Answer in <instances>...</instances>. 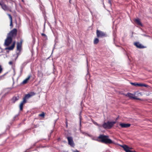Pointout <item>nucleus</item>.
Instances as JSON below:
<instances>
[{"label":"nucleus","mask_w":152,"mask_h":152,"mask_svg":"<svg viewBox=\"0 0 152 152\" xmlns=\"http://www.w3.org/2000/svg\"><path fill=\"white\" fill-rule=\"evenodd\" d=\"M22 42H18L17 43V50L20 51L21 49Z\"/></svg>","instance_id":"obj_18"},{"label":"nucleus","mask_w":152,"mask_h":152,"mask_svg":"<svg viewBox=\"0 0 152 152\" xmlns=\"http://www.w3.org/2000/svg\"><path fill=\"white\" fill-rule=\"evenodd\" d=\"M15 42H14L11 46L6 48L5 50H13L15 47Z\"/></svg>","instance_id":"obj_12"},{"label":"nucleus","mask_w":152,"mask_h":152,"mask_svg":"<svg viewBox=\"0 0 152 152\" xmlns=\"http://www.w3.org/2000/svg\"><path fill=\"white\" fill-rule=\"evenodd\" d=\"M116 123V121L110 122L107 121L104 122L102 125V126L105 129H110L114 126L115 124Z\"/></svg>","instance_id":"obj_2"},{"label":"nucleus","mask_w":152,"mask_h":152,"mask_svg":"<svg viewBox=\"0 0 152 152\" xmlns=\"http://www.w3.org/2000/svg\"><path fill=\"white\" fill-rule=\"evenodd\" d=\"M96 34L98 37H102L107 36L105 33L98 30H96Z\"/></svg>","instance_id":"obj_5"},{"label":"nucleus","mask_w":152,"mask_h":152,"mask_svg":"<svg viewBox=\"0 0 152 152\" xmlns=\"http://www.w3.org/2000/svg\"><path fill=\"white\" fill-rule=\"evenodd\" d=\"M66 127L67 128L68 127V122H67V118L66 119Z\"/></svg>","instance_id":"obj_24"},{"label":"nucleus","mask_w":152,"mask_h":152,"mask_svg":"<svg viewBox=\"0 0 152 152\" xmlns=\"http://www.w3.org/2000/svg\"><path fill=\"white\" fill-rule=\"evenodd\" d=\"M9 64L10 65H12L13 64V62L12 61H10L9 62Z\"/></svg>","instance_id":"obj_26"},{"label":"nucleus","mask_w":152,"mask_h":152,"mask_svg":"<svg viewBox=\"0 0 152 152\" xmlns=\"http://www.w3.org/2000/svg\"><path fill=\"white\" fill-rule=\"evenodd\" d=\"M41 34L42 36L44 37V38H45V39L47 40L48 39L47 37L45 34L42 33H41Z\"/></svg>","instance_id":"obj_22"},{"label":"nucleus","mask_w":152,"mask_h":152,"mask_svg":"<svg viewBox=\"0 0 152 152\" xmlns=\"http://www.w3.org/2000/svg\"><path fill=\"white\" fill-rule=\"evenodd\" d=\"M22 0V1L23 2V0Z\"/></svg>","instance_id":"obj_32"},{"label":"nucleus","mask_w":152,"mask_h":152,"mask_svg":"<svg viewBox=\"0 0 152 152\" xmlns=\"http://www.w3.org/2000/svg\"><path fill=\"white\" fill-rule=\"evenodd\" d=\"M19 99V97L18 96H13L12 99V101L13 103H15L16 101L18 100Z\"/></svg>","instance_id":"obj_17"},{"label":"nucleus","mask_w":152,"mask_h":152,"mask_svg":"<svg viewBox=\"0 0 152 152\" xmlns=\"http://www.w3.org/2000/svg\"><path fill=\"white\" fill-rule=\"evenodd\" d=\"M35 95V93L34 92H31L25 95L24 97L23 98V100H25L26 101V100L34 96Z\"/></svg>","instance_id":"obj_7"},{"label":"nucleus","mask_w":152,"mask_h":152,"mask_svg":"<svg viewBox=\"0 0 152 152\" xmlns=\"http://www.w3.org/2000/svg\"><path fill=\"white\" fill-rule=\"evenodd\" d=\"M6 74H4V75H1V77H4V76L6 75Z\"/></svg>","instance_id":"obj_29"},{"label":"nucleus","mask_w":152,"mask_h":152,"mask_svg":"<svg viewBox=\"0 0 152 152\" xmlns=\"http://www.w3.org/2000/svg\"><path fill=\"white\" fill-rule=\"evenodd\" d=\"M71 0H69V3H71Z\"/></svg>","instance_id":"obj_30"},{"label":"nucleus","mask_w":152,"mask_h":152,"mask_svg":"<svg viewBox=\"0 0 152 152\" xmlns=\"http://www.w3.org/2000/svg\"><path fill=\"white\" fill-rule=\"evenodd\" d=\"M73 152H80L78 151L77 150H76L75 151H73Z\"/></svg>","instance_id":"obj_28"},{"label":"nucleus","mask_w":152,"mask_h":152,"mask_svg":"<svg viewBox=\"0 0 152 152\" xmlns=\"http://www.w3.org/2000/svg\"><path fill=\"white\" fill-rule=\"evenodd\" d=\"M7 15L8 16L9 19L10 20V26L12 28L13 26L12 23V17L11 16V15L9 14H7Z\"/></svg>","instance_id":"obj_16"},{"label":"nucleus","mask_w":152,"mask_h":152,"mask_svg":"<svg viewBox=\"0 0 152 152\" xmlns=\"http://www.w3.org/2000/svg\"><path fill=\"white\" fill-rule=\"evenodd\" d=\"M17 29L16 28H14L7 35L11 37L12 38H15L17 35Z\"/></svg>","instance_id":"obj_3"},{"label":"nucleus","mask_w":152,"mask_h":152,"mask_svg":"<svg viewBox=\"0 0 152 152\" xmlns=\"http://www.w3.org/2000/svg\"><path fill=\"white\" fill-rule=\"evenodd\" d=\"M27 101H25V100H23L20 103L19 105L20 110V111L22 110L23 109V106L25 104Z\"/></svg>","instance_id":"obj_13"},{"label":"nucleus","mask_w":152,"mask_h":152,"mask_svg":"<svg viewBox=\"0 0 152 152\" xmlns=\"http://www.w3.org/2000/svg\"><path fill=\"white\" fill-rule=\"evenodd\" d=\"M45 113L44 112H43L42 113L40 114L39 115V116L42 117H44L45 116Z\"/></svg>","instance_id":"obj_23"},{"label":"nucleus","mask_w":152,"mask_h":152,"mask_svg":"<svg viewBox=\"0 0 152 152\" xmlns=\"http://www.w3.org/2000/svg\"><path fill=\"white\" fill-rule=\"evenodd\" d=\"M1 6V8L5 11H8L9 10V9L8 7L6 4H5L3 2H2Z\"/></svg>","instance_id":"obj_9"},{"label":"nucleus","mask_w":152,"mask_h":152,"mask_svg":"<svg viewBox=\"0 0 152 152\" xmlns=\"http://www.w3.org/2000/svg\"><path fill=\"white\" fill-rule=\"evenodd\" d=\"M134 22L135 23H136L137 25L141 26H142V24L139 19H135L134 20Z\"/></svg>","instance_id":"obj_19"},{"label":"nucleus","mask_w":152,"mask_h":152,"mask_svg":"<svg viewBox=\"0 0 152 152\" xmlns=\"http://www.w3.org/2000/svg\"><path fill=\"white\" fill-rule=\"evenodd\" d=\"M131 84L135 86H146V85L145 84H139L137 83H131Z\"/></svg>","instance_id":"obj_15"},{"label":"nucleus","mask_w":152,"mask_h":152,"mask_svg":"<svg viewBox=\"0 0 152 152\" xmlns=\"http://www.w3.org/2000/svg\"><path fill=\"white\" fill-rule=\"evenodd\" d=\"M31 77V75H29L27 78L23 80L22 82V84H25L27 83L28 80L30 79V78Z\"/></svg>","instance_id":"obj_14"},{"label":"nucleus","mask_w":152,"mask_h":152,"mask_svg":"<svg viewBox=\"0 0 152 152\" xmlns=\"http://www.w3.org/2000/svg\"><path fill=\"white\" fill-rule=\"evenodd\" d=\"M119 125L122 128H127L130 126L131 124H125L124 123H120Z\"/></svg>","instance_id":"obj_10"},{"label":"nucleus","mask_w":152,"mask_h":152,"mask_svg":"<svg viewBox=\"0 0 152 152\" xmlns=\"http://www.w3.org/2000/svg\"><path fill=\"white\" fill-rule=\"evenodd\" d=\"M126 96L129 97L130 98L134 99L140 100V99L135 96L134 95L132 94L128 93H127Z\"/></svg>","instance_id":"obj_8"},{"label":"nucleus","mask_w":152,"mask_h":152,"mask_svg":"<svg viewBox=\"0 0 152 152\" xmlns=\"http://www.w3.org/2000/svg\"><path fill=\"white\" fill-rule=\"evenodd\" d=\"M108 3L110 5H112V3H111V0H108Z\"/></svg>","instance_id":"obj_27"},{"label":"nucleus","mask_w":152,"mask_h":152,"mask_svg":"<svg viewBox=\"0 0 152 152\" xmlns=\"http://www.w3.org/2000/svg\"><path fill=\"white\" fill-rule=\"evenodd\" d=\"M67 139L68 144L71 147H74L75 146V144L73 140L72 137H66Z\"/></svg>","instance_id":"obj_6"},{"label":"nucleus","mask_w":152,"mask_h":152,"mask_svg":"<svg viewBox=\"0 0 152 152\" xmlns=\"http://www.w3.org/2000/svg\"><path fill=\"white\" fill-rule=\"evenodd\" d=\"M3 71V69L1 65H0V74Z\"/></svg>","instance_id":"obj_25"},{"label":"nucleus","mask_w":152,"mask_h":152,"mask_svg":"<svg viewBox=\"0 0 152 152\" xmlns=\"http://www.w3.org/2000/svg\"><path fill=\"white\" fill-rule=\"evenodd\" d=\"M99 39L97 38H96L95 39L94 43V44H97L99 42Z\"/></svg>","instance_id":"obj_21"},{"label":"nucleus","mask_w":152,"mask_h":152,"mask_svg":"<svg viewBox=\"0 0 152 152\" xmlns=\"http://www.w3.org/2000/svg\"><path fill=\"white\" fill-rule=\"evenodd\" d=\"M134 45L138 48H143L145 47L143 46L139 42H136L134 43Z\"/></svg>","instance_id":"obj_11"},{"label":"nucleus","mask_w":152,"mask_h":152,"mask_svg":"<svg viewBox=\"0 0 152 152\" xmlns=\"http://www.w3.org/2000/svg\"><path fill=\"white\" fill-rule=\"evenodd\" d=\"M43 76V74L41 71H38V76L42 77Z\"/></svg>","instance_id":"obj_20"},{"label":"nucleus","mask_w":152,"mask_h":152,"mask_svg":"<svg viewBox=\"0 0 152 152\" xmlns=\"http://www.w3.org/2000/svg\"><path fill=\"white\" fill-rule=\"evenodd\" d=\"M1 4H2V3L0 2V5L1 6Z\"/></svg>","instance_id":"obj_31"},{"label":"nucleus","mask_w":152,"mask_h":152,"mask_svg":"<svg viewBox=\"0 0 152 152\" xmlns=\"http://www.w3.org/2000/svg\"><path fill=\"white\" fill-rule=\"evenodd\" d=\"M108 136L100 134L98 137V140L99 142L106 144L114 143L113 141Z\"/></svg>","instance_id":"obj_1"},{"label":"nucleus","mask_w":152,"mask_h":152,"mask_svg":"<svg viewBox=\"0 0 152 152\" xmlns=\"http://www.w3.org/2000/svg\"><path fill=\"white\" fill-rule=\"evenodd\" d=\"M12 38L7 35V38L5 40L4 45L7 46H9L12 42Z\"/></svg>","instance_id":"obj_4"}]
</instances>
